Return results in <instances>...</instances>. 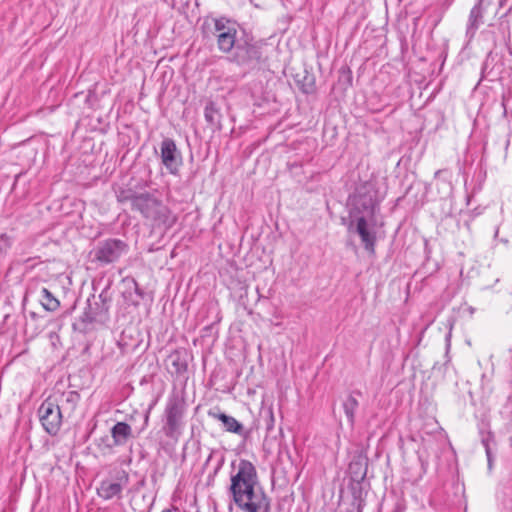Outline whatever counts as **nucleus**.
Here are the masks:
<instances>
[{"mask_svg":"<svg viewBox=\"0 0 512 512\" xmlns=\"http://www.w3.org/2000/svg\"><path fill=\"white\" fill-rule=\"evenodd\" d=\"M228 494L242 512H270V500L258 487L255 466L241 459L230 477Z\"/></svg>","mask_w":512,"mask_h":512,"instance_id":"nucleus-1","label":"nucleus"},{"mask_svg":"<svg viewBox=\"0 0 512 512\" xmlns=\"http://www.w3.org/2000/svg\"><path fill=\"white\" fill-rule=\"evenodd\" d=\"M134 210L139 211L143 217L152 222L154 227L158 228L169 229L177 220L166 205L148 192L140 193L135 199Z\"/></svg>","mask_w":512,"mask_h":512,"instance_id":"nucleus-2","label":"nucleus"},{"mask_svg":"<svg viewBox=\"0 0 512 512\" xmlns=\"http://www.w3.org/2000/svg\"><path fill=\"white\" fill-rule=\"evenodd\" d=\"M205 25L207 26L206 36H212L216 41L218 50L224 54L232 53L243 38L238 35V23L227 17L213 18L211 22H205Z\"/></svg>","mask_w":512,"mask_h":512,"instance_id":"nucleus-3","label":"nucleus"},{"mask_svg":"<svg viewBox=\"0 0 512 512\" xmlns=\"http://www.w3.org/2000/svg\"><path fill=\"white\" fill-rule=\"evenodd\" d=\"M382 199L383 196L379 194L376 183L366 181L356 188L351 201L354 211L359 216L366 215L370 220H373L376 212L379 210V204Z\"/></svg>","mask_w":512,"mask_h":512,"instance_id":"nucleus-4","label":"nucleus"},{"mask_svg":"<svg viewBox=\"0 0 512 512\" xmlns=\"http://www.w3.org/2000/svg\"><path fill=\"white\" fill-rule=\"evenodd\" d=\"M261 42L254 41L252 38L243 37L232 53H229V60L238 66L253 69L261 63L262 60Z\"/></svg>","mask_w":512,"mask_h":512,"instance_id":"nucleus-5","label":"nucleus"},{"mask_svg":"<svg viewBox=\"0 0 512 512\" xmlns=\"http://www.w3.org/2000/svg\"><path fill=\"white\" fill-rule=\"evenodd\" d=\"M160 158L162 164L170 174L177 175L179 173L183 163L182 155L173 139L165 138L161 142Z\"/></svg>","mask_w":512,"mask_h":512,"instance_id":"nucleus-6","label":"nucleus"},{"mask_svg":"<svg viewBox=\"0 0 512 512\" xmlns=\"http://www.w3.org/2000/svg\"><path fill=\"white\" fill-rule=\"evenodd\" d=\"M129 484V475L126 471H118L113 479L101 481L97 488V494L104 500L120 498L123 489Z\"/></svg>","mask_w":512,"mask_h":512,"instance_id":"nucleus-7","label":"nucleus"},{"mask_svg":"<svg viewBox=\"0 0 512 512\" xmlns=\"http://www.w3.org/2000/svg\"><path fill=\"white\" fill-rule=\"evenodd\" d=\"M126 248V244L119 239H107L99 243L95 258L103 264H109L117 261L125 253Z\"/></svg>","mask_w":512,"mask_h":512,"instance_id":"nucleus-8","label":"nucleus"},{"mask_svg":"<svg viewBox=\"0 0 512 512\" xmlns=\"http://www.w3.org/2000/svg\"><path fill=\"white\" fill-rule=\"evenodd\" d=\"M374 222L370 220L366 215H360L356 219V232L359 235L361 242L366 251L369 253L375 252L376 244V231L374 230Z\"/></svg>","mask_w":512,"mask_h":512,"instance_id":"nucleus-9","label":"nucleus"},{"mask_svg":"<svg viewBox=\"0 0 512 512\" xmlns=\"http://www.w3.org/2000/svg\"><path fill=\"white\" fill-rule=\"evenodd\" d=\"M483 0H477L476 4L470 10L466 33L473 37L479 27L483 24L484 9L482 7Z\"/></svg>","mask_w":512,"mask_h":512,"instance_id":"nucleus-10","label":"nucleus"},{"mask_svg":"<svg viewBox=\"0 0 512 512\" xmlns=\"http://www.w3.org/2000/svg\"><path fill=\"white\" fill-rule=\"evenodd\" d=\"M186 403L182 395L173 392L167 401L166 416H181L185 412Z\"/></svg>","mask_w":512,"mask_h":512,"instance_id":"nucleus-11","label":"nucleus"},{"mask_svg":"<svg viewBox=\"0 0 512 512\" xmlns=\"http://www.w3.org/2000/svg\"><path fill=\"white\" fill-rule=\"evenodd\" d=\"M162 429L165 435L169 437L173 443L177 442L183 429L181 418H166V422Z\"/></svg>","mask_w":512,"mask_h":512,"instance_id":"nucleus-12","label":"nucleus"},{"mask_svg":"<svg viewBox=\"0 0 512 512\" xmlns=\"http://www.w3.org/2000/svg\"><path fill=\"white\" fill-rule=\"evenodd\" d=\"M131 433V427L125 422H118L111 430L112 437L117 445L125 444L131 436Z\"/></svg>","mask_w":512,"mask_h":512,"instance_id":"nucleus-13","label":"nucleus"},{"mask_svg":"<svg viewBox=\"0 0 512 512\" xmlns=\"http://www.w3.org/2000/svg\"><path fill=\"white\" fill-rule=\"evenodd\" d=\"M40 294L41 305L46 311L54 312L59 308L60 301L47 288H42Z\"/></svg>","mask_w":512,"mask_h":512,"instance_id":"nucleus-14","label":"nucleus"},{"mask_svg":"<svg viewBox=\"0 0 512 512\" xmlns=\"http://www.w3.org/2000/svg\"><path fill=\"white\" fill-rule=\"evenodd\" d=\"M169 361L176 373L181 374L187 370V361L181 352L174 351L171 353L169 356Z\"/></svg>","mask_w":512,"mask_h":512,"instance_id":"nucleus-15","label":"nucleus"},{"mask_svg":"<svg viewBox=\"0 0 512 512\" xmlns=\"http://www.w3.org/2000/svg\"><path fill=\"white\" fill-rule=\"evenodd\" d=\"M204 117L206 122L211 126H216L220 122V113L213 102L206 104L204 109Z\"/></svg>","mask_w":512,"mask_h":512,"instance_id":"nucleus-16","label":"nucleus"},{"mask_svg":"<svg viewBox=\"0 0 512 512\" xmlns=\"http://www.w3.org/2000/svg\"><path fill=\"white\" fill-rule=\"evenodd\" d=\"M117 201L120 203L131 202L132 209L135 208V199L139 197L135 191L130 188H120L116 191Z\"/></svg>","mask_w":512,"mask_h":512,"instance_id":"nucleus-17","label":"nucleus"},{"mask_svg":"<svg viewBox=\"0 0 512 512\" xmlns=\"http://www.w3.org/2000/svg\"><path fill=\"white\" fill-rule=\"evenodd\" d=\"M43 428L50 435H56L61 427L62 418H39Z\"/></svg>","mask_w":512,"mask_h":512,"instance_id":"nucleus-18","label":"nucleus"},{"mask_svg":"<svg viewBox=\"0 0 512 512\" xmlns=\"http://www.w3.org/2000/svg\"><path fill=\"white\" fill-rule=\"evenodd\" d=\"M219 420L222 423V427L233 433H237L242 435L244 432L243 426L241 423H239L236 418H219Z\"/></svg>","mask_w":512,"mask_h":512,"instance_id":"nucleus-19","label":"nucleus"},{"mask_svg":"<svg viewBox=\"0 0 512 512\" xmlns=\"http://www.w3.org/2000/svg\"><path fill=\"white\" fill-rule=\"evenodd\" d=\"M358 407V401L353 395H348L343 401V409L346 416H354Z\"/></svg>","mask_w":512,"mask_h":512,"instance_id":"nucleus-20","label":"nucleus"},{"mask_svg":"<svg viewBox=\"0 0 512 512\" xmlns=\"http://www.w3.org/2000/svg\"><path fill=\"white\" fill-rule=\"evenodd\" d=\"M11 246V240L10 238L5 235V234H2L0 236V252H5L7 251V249Z\"/></svg>","mask_w":512,"mask_h":512,"instance_id":"nucleus-21","label":"nucleus"},{"mask_svg":"<svg viewBox=\"0 0 512 512\" xmlns=\"http://www.w3.org/2000/svg\"><path fill=\"white\" fill-rule=\"evenodd\" d=\"M482 444L485 448V451L491 450V442H493V435L488 432L486 435H482Z\"/></svg>","mask_w":512,"mask_h":512,"instance_id":"nucleus-22","label":"nucleus"},{"mask_svg":"<svg viewBox=\"0 0 512 512\" xmlns=\"http://www.w3.org/2000/svg\"><path fill=\"white\" fill-rule=\"evenodd\" d=\"M40 412L42 413L43 412V416H49L50 414L53 413V409L51 407V404H48V406L46 407L45 404H43L41 407H40Z\"/></svg>","mask_w":512,"mask_h":512,"instance_id":"nucleus-23","label":"nucleus"},{"mask_svg":"<svg viewBox=\"0 0 512 512\" xmlns=\"http://www.w3.org/2000/svg\"><path fill=\"white\" fill-rule=\"evenodd\" d=\"M486 452V456H487V461H488V469L491 470L492 467H493V456H492V451L491 450H488V451H485Z\"/></svg>","mask_w":512,"mask_h":512,"instance_id":"nucleus-24","label":"nucleus"},{"mask_svg":"<svg viewBox=\"0 0 512 512\" xmlns=\"http://www.w3.org/2000/svg\"><path fill=\"white\" fill-rule=\"evenodd\" d=\"M83 321L92 322L93 319L91 317H89L87 314H85Z\"/></svg>","mask_w":512,"mask_h":512,"instance_id":"nucleus-25","label":"nucleus"},{"mask_svg":"<svg viewBox=\"0 0 512 512\" xmlns=\"http://www.w3.org/2000/svg\"><path fill=\"white\" fill-rule=\"evenodd\" d=\"M429 420H432L434 422V424L436 425L437 422L435 421V418L434 417H431V418H428Z\"/></svg>","mask_w":512,"mask_h":512,"instance_id":"nucleus-26","label":"nucleus"},{"mask_svg":"<svg viewBox=\"0 0 512 512\" xmlns=\"http://www.w3.org/2000/svg\"><path fill=\"white\" fill-rule=\"evenodd\" d=\"M212 416H217L216 414H213ZM218 416L224 417L226 416L224 413L219 414Z\"/></svg>","mask_w":512,"mask_h":512,"instance_id":"nucleus-27","label":"nucleus"},{"mask_svg":"<svg viewBox=\"0 0 512 512\" xmlns=\"http://www.w3.org/2000/svg\"><path fill=\"white\" fill-rule=\"evenodd\" d=\"M162 512H171V510L167 509V510H164V511H162Z\"/></svg>","mask_w":512,"mask_h":512,"instance_id":"nucleus-28","label":"nucleus"}]
</instances>
